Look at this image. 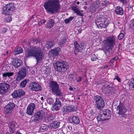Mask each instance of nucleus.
<instances>
[{
	"label": "nucleus",
	"instance_id": "obj_24",
	"mask_svg": "<svg viewBox=\"0 0 134 134\" xmlns=\"http://www.w3.org/2000/svg\"><path fill=\"white\" fill-rule=\"evenodd\" d=\"M104 106V100H102L96 103V107L97 108L99 109H101L103 108Z\"/></svg>",
	"mask_w": 134,
	"mask_h": 134
},
{
	"label": "nucleus",
	"instance_id": "obj_1",
	"mask_svg": "<svg viewBox=\"0 0 134 134\" xmlns=\"http://www.w3.org/2000/svg\"><path fill=\"white\" fill-rule=\"evenodd\" d=\"M44 6L46 12L49 14L57 13L60 9V5L58 0H48Z\"/></svg>",
	"mask_w": 134,
	"mask_h": 134
},
{
	"label": "nucleus",
	"instance_id": "obj_50",
	"mask_svg": "<svg viewBox=\"0 0 134 134\" xmlns=\"http://www.w3.org/2000/svg\"><path fill=\"white\" fill-rule=\"evenodd\" d=\"M36 69H34L32 71V74H34L36 73Z\"/></svg>",
	"mask_w": 134,
	"mask_h": 134
},
{
	"label": "nucleus",
	"instance_id": "obj_17",
	"mask_svg": "<svg viewBox=\"0 0 134 134\" xmlns=\"http://www.w3.org/2000/svg\"><path fill=\"white\" fill-rule=\"evenodd\" d=\"M22 64V61L20 60L17 59H14L12 63V64L16 68L21 66Z\"/></svg>",
	"mask_w": 134,
	"mask_h": 134
},
{
	"label": "nucleus",
	"instance_id": "obj_25",
	"mask_svg": "<svg viewBox=\"0 0 134 134\" xmlns=\"http://www.w3.org/2000/svg\"><path fill=\"white\" fill-rule=\"evenodd\" d=\"M70 120H72V122L75 124H77L79 123L80 120L78 116H74L72 117L71 118Z\"/></svg>",
	"mask_w": 134,
	"mask_h": 134
},
{
	"label": "nucleus",
	"instance_id": "obj_10",
	"mask_svg": "<svg viewBox=\"0 0 134 134\" xmlns=\"http://www.w3.org/2000/svg\"><path fill=\"white\" fill-rule=\"evenodd\" d=\"M10 88V85L6 83H0V94H3L7 92Z\"/></svg>",
	"mask_w": 134,
	"mask_h": 134
},
{
	"label": "nucleus",
	"instance_id": "obj_20",
	"mask_svg": "<svg viewBox=\"0 0 134 134\" xmlns=\"http://www.w3.org/2000/svg\"><path fill=\"white\" fill-rule=\"evenodd\" d=\"M100 2L99 1H93L92 3L91 8L94 10L97 9L100 5Z\"/></svg>",
	"mask_w": 134,
	"mask_h": 134
},
{
	"label": "nucleus",
	"instance_id": "obj_3",
	"mask_svg": "<svg viewBox=\"0 0 134 134\" xmlns=\"http://www.w3.org/2000/svg\"><path fill=\"white\" fill-rule=\"evenodd\" d=\"M104 43L107 44L103 49L104 52L107 57L110 56L112 54V49L114 45L115 38L113 36L107 37L104 41Z\"/></svg>",
	"mask_w": 134,
	"mask_h": 134
},
{
	"label": "nucleus",
	"instance_id": "obj_15",
	"mask_svg": "<svg viewBox=\"0 0 134 134\" xmlns=\"http://www.w3.org/2000/svg\"><path fill=\"white\" fill-rule=\"evenodd\" d=\"M74 44L75 47L74 53L75 55H77L79 52H81L82 49L83 48V46L81 44L79 45L76 41H75Z\"/></svg>",
	"mask_w": 134,
	"mask_h": 134
},
{
	"label": "nucleus",
	"instance_id": "obj_42",
	"mask_svg": "<svg viewBox=\"0 0 134 134\" xmlns=\"http://www.w3.org/2000/svg\"><path fill=\"white\" fill-rule=\"evenodd\" d=\"M130 27V28H133L134 27V19L131 21Z\"/></svg>",
	"mask_w": 134,
	"mask_h": 134
},
{
	"label": "nucleus",
	"instance_id": "obj_7",
	"mask_svg": "<svg viewBox=\"0 0 134 134\" xmlns=\"http://www.w3.org/2000/svg\"><path fill=\"white\" fill-rule=\"evenodd\" d=\"M111 112L109 110H104L100 113L97 119L98 120H104L109 119L111 116Z\"/></svg>",
	"mask_w": 134,
	"mask_h": 134
},
{
	"label": "nucleus",
	"instance_id": "obj_47",
	"mask_svg": "<svg viewBox=\"0 0 134 134\" xmlns=\"http://www.w3.org/2000/svg\"><path fill=\"white\" fill-rule=\"evenodd\" d=\"M54 119V116H53L52 115H51L49 116L48 118V120L49 121L51 120Z\"/></svg>",
	"mask_w": 134,
	"mask_h": 134
},
{
	"label": "nucleus",
	"instance_id": "obj_60",
	"mask_svg": "<svg viewBox=\"0 0 134 134\" xmlns=\"http://www.w3.org/2000/svg\"><path fill=\"white\" fill-rule=\"evenodd\" d=\"M71 97L72 98V99L74 98V95L73 94H71Z\"/></svg>",
	"mask_w": 134,
	"mask_h": 134
},
{
	"label": "nucleus",
	"instance_id": "obj_37",
	"mask_svg": "<svg viewBox=\"0 0 134 134\" xmlns=\"http://www.w3.org/2000/svg\"><path fill=\"white\" fill-rule=\"evenodd\" d=\"M18 91L20 97L24 95L25 94V92L22 89L19 90H18Z\"/></svg>",
	"mask_w": 134,
	"mask_h": 134
},
{
	"label": "nucleus",
	"instance_id": "obj_30",
	"mask_svg": "<svg viewBox=\"0 0 134 134\" xmlns=\"http://www.w3.org/2000/svg\"><path fill=\"white\" fill-rule=\"evenodd\" d=\"M54 44L53 42L50 41L47 42L45 46L47 49L50 48L53 46Z\"/></svg>",
	"mask_w": 134,
	"mask_h": 134
},
{
	"label": "nucleus",
	"instance_id": "obj_40",
	"mask_svg": "<svg viewBox=\"0 0 134 134\" xmlns=\"http://www.w3.org/2000/svg\"><path fill=\"white\" fill-rule=\"evenodd\" d=\"M54 104L57 105L59 104L60 106H61V103L59 99L58 98H56Z\"/></svg>",
	"mask_w": 134,
	"mask_h": 134
},
{
	"label": "nucleus",
	"instance_id": "obj_16",
	"mask_svg": "<svg viewBox=\"0 0 134 134\" xmlns=\"http://www.w3.org/2000/svg\"><path fill=\"white\" fill-rule=\"evenodd\" d=\"M77 109L76 107L72 106H64L63 109V111L64 113H68L69 112H72L74 111H76Z\"/></svg>",
	"mask_w": 134,
	"mask_h": 134
},
{
	"label": "nucleus",
	"instance_id": "obj_12",
	"mask_svg": "<svg viewBox=\"0 0 134 134\" xmlns=\"http://www.w3.org/2000/svg\"><path fill=\"white\" fill-rule=\"evenodd\" d=\"M14 107L15 105L13 103H9L5 106L4 108V113L5 114H10L12 113Z\"/></svg>",
	"mask_w": 134,
	"mask_h": 134
},
{
	"label": "nucleus",
	"instance_id": "obj_44",
	"mask_svg": "<svg viewBox=\"0 0 134 134\" xmlns=\"http://www.w3.org/2000/svg\"><path fill=\"white\" fill-rule=\"evenodd\" d=\"M12 20L11 16L10 15H9L8 17L6 19L5 21L7 22H10Z\"/></svg>",
	"mask_w": 134,
	"mask_h": 134
},
{
	"label": "nucleus",
	"instance_id": "obj_51",
	"mask_svg": "<svg viewBox=\"0 0 134 134\" xmlns=\"http://www.w3.org/2000/svg\"><path fill=\"white\" fill-rule=\"evenodd\" d=\"M46 22V20H41L40 21V22L41 23V24H42L43 23H44Z\"/></svg>",
	"mask_w": 134,
	"mask_h": 134
},
{
	"label": "nucleus",
	"instance_id": "obj_27",
	"mask_svg": "<svg viewBox=\"0 0 134 134\" xmlns=\"http://www.w3.org/2000/svg\"><path fill=\"white\" fill-rule=\"evenodd\" d=\"M23 51V48L19 47L15 49L14 52V54L15 55L18 54L22 53Z\"/></svg>",
	"mask_w": 134,
	"mask_h": 134
},
{
	"label": "nucleus",
	"instance_id": "obj_63",
	"mask_svg": "<svg viewBox=\"0 0 134 134\" xmlns=\"http://www.w3.org/2000/svg\"><path fill=\"white\" fill-rule=\"evenodd\" d=\"M39 25H40V24H41V23L40 22V21L39 23Z\"/></svg>",
	"mask_w": 134,
	"mask_h": 134
},
{
	"label": "nucleus",
	"instance_id": "obj_9",
	"mask_svg": "<svg viewBox=\"0 0 134 134\" xmlns=\"http://www.w3.org/2000/svg\"><path fill=\"white\" fill-rule=\"evenodd\" d=\"M116 113H118L120 115V117H125L126 115L125 113L127 111V109L125 108L123 104H120L116 108Z\"/></svg>",
	"mask_w": 134,
	"mask_h": 134
},
{
	"label": "nucleus",
	"instance_id": "obj_21",
	"mask_svg": "<svg viewBox=\"0 0 134 134\" xmlns=\"http://www.w3.org/2000/svg\"><path fill=\"white\" fill-rule=\"evenodd\" d=\"M115 12L118 15H122L124 14V11L122 8L120 7H116L115 9Z\"/></svg>",
	"mask_w": 134,
	"mask_h": 134
},
{
	"label": "nucleus",
	"instance_id": "obj_31",
	"mask_svg": "<svg viewBox=\"0 0 134 134\" xmlns=\"http://www.w3.org/2000/svg\"><path fill=\"white\" fill-rule=\"evenodd\" d=\"M94 99L96 104L100 101L101 102V101L103 100L102 97L98 96H95L94 98Z\"/></svg>",
	"mask_w": 134,
	"mask_h": 134
},
{
	"label": "nucleus",
	"instance_id": "obj_53",
	"mask_svg": "<svg viewBox=\"0 0 134 134\" xmlns=\"http://www.w3.org/2000/svg\"><path fill=\"white\" fill-rule=\"evenodd\" d=\"M115 61V60L112 58L110 61V62L111 63H113Z\"/></svg>",
	"mask_w": 134,
	"mask_h": 134
},
{
	"label": "nucleus",
	"instance_id": "obj_19",
	"mask_svg": "<svg viewBox=\"0 0 134 134\" xmlns=\"http://www.w3.org/2000/svg\"><path fill=\"white\" fill-rule=\"evenodd\" d=\"M16 125V123L15 122L13 121L9 123V128L10 132L13 133H15V126Z\"/></svg>",
	"mask_w": 134,
	"mask_h": 134
},
{
	"label": "nucleus",
	"instance_id": "obj_38",
	"mask_svg": "<svg viewBox=\"0 0 134 134\" xmlns=\"http://www.w3.org/2000/svg\"><path fill=\"white\" fill-rule=\"evenodd\" d=\"M74 18L73 16H71L68 19H66L64 20V22L66 24H68L69 23L70 21L72 20Z\"/></svg>",
	"mask_w": 134,
	"mask_h": 134
},
{
	"label": "nucleus",
	"instance_id": "obj_11",
	"mask_svg": "<svg viewBox=\"0 0 134 134\" xmlns=\"http://www.w3.org/2000/svg\"><path fill=\"white\" fill-rule=\"evenodd\" d=\"M29 88L32 91H40L42 90V88L37 83L34 82L31 83L29 85Z\"/></svg>",
	"mask_w": 134,
	"mask_h": 134
},
{
	"label": "nucleus",
	"instance_id": "obj_59",
	"mask_svg": "<svg viewBox=\"0 0 134 134\" xmlns=\"http://www.w3.org/2000/svg\"><path fill=\"white\" fill-rule=\"evenodd\" d=\"M15 134H22L21 133H20L19 132L17 131L16 132Z\"/></svg>",
	"mask_w": 134,
	"mask_h": 134
},
{
	"label": "nucleus",
	"instance_id": "obj_23",
	"mask_svg": "<svg viewBox=\"0 0 134 134\" xmlns=\"http://www.w3.org/2000/svg\"><path fill=\"white\" fill-rule=\"evenodd\" d=\"M72 9L73 10L75 13L77 14L78 15L81 16H83V14L81 13V12L78 6L76 5L72 7Z\"/></svg>",
	"mask_w": 134,
	"mask_h": 134
},
{
	"label": "nucleus",
	"instance_id": "obj_54",
	"mask_svg": "<svg viewBox=\"0 0 134 134\" xmlns=\"http://www.w3.org/2000/svg\"><path fill=\"white\" fill-rule=\"evenodd\" d=\"M118 59V57L117 56H115L114 58H113L114 60H115V61L116 60Z\"/></svg>",
	"mask_w": 134,
	"mask_h": 134
},
{
	"label": "nucleus",
	"instance_id": "obj_55",
	"mask_svg": "<svg viewBox=\"0 0 134 134\" xmlns=\"http://www.w3.org/2000/svg\"><path fill=\"white\" fill-rule=\"evenodd\" d=\"M120 24V23L119 22H118L117 23H116V24L117 25L118 27H119L120 26V25H119V24Z\"/></svg>",
	"mask_w": 134,
	"mask_h": 134
},
{
	"label": "nucleus",
	"instance_id": "obj_13",
	"mask_svg": "<svg viewBox=\"0 0 134 134\" xmlns=\"http://www.w3.org/2000/svg\"><path fill=\"white\" fill-rule=\"evenodd\" d=\"M26 69L25 68H23L20 70L18 72L16 80V81H19L21 80L26 76Z\"/></svg>",
	"mask_w": 134,
	"mask_h": 134
},
{
	"label": "nucleus",
	"instance_id": "obj_18",
	"mask_svg": "<svg viewBox=\"0 0 134 134\" xmlns=\"http://www.w3.org/2000/svg\"><path fill=\"white\" fill-rule=\"evenodd\" d=\"M44 113L42 111L37 112L35 116V119L37 120H41L44 118Z\"/></svg>",
	"mask_w": 134,
	"mask_h": 134
},
{
	"label": "nucleus",
	"instance_id": "obj_64",
	"mask_svg": "<svg viewBox=\"0 0 134 134\" xmlns=\"http://www.w3.org/2000/svg\"><path fill=\"white\" fill-rule=\"evenodd\" d=\"M8 51H7V52H6V54H7L8 53Z\"/></svg>",
	"mask_w": 134,
	"mask_h": 134
},
{
	"label": "nucleus",
	"instance_id": "obj_61",
	"mask_svg": "<svg viewBox=\"0 0 134 134\" xmlns=\"http://www.w3.org/2000/svg\"><path fill=\"white\" fill-rule=\"evenodd\" d=\"M41 99L42 100H43L44 99H43V97H42L41 98Z\"/></svg>",
	"mask_w": 134,
	"mask_h": 134
},
{
	"label": "nucleus",
	"instance_id": "obj_35",
	"mask_svg": "<svg viewBox=\"0 0 134 134\" xmlns=\"http://www.w3.org/2000/svg\"><path fill=\"white\" fill-rule=\"evenodd\" d=\"M105 90L107 93H110L113 92V88L107 86V87L105 88Z\"/></svg>",
	"mask_w": 134,
	"mask_h": 134
},
{
	"label": "nucleus",
	"instance_id": "obj_41",
	"mask_svg": "<svg viewBox=\"0 0 134 134\" xmlns=\"http://www.w3.org/2000/svg\"><path fill=\"white\" fill-rule=\"evenodd\" d=\"M91 59L92 61H94L96 60L97 59H98L97 58L96 55L94 54H93L92 55Z\"/></svg>",
	"mask_w": 134,
	"mask_h": 134
},
{
	"label": "nucleus",
	"instance_id": "obj_14",
	"mask_svg": "<svg viewBox=\"0 0 134 134\" xmlns=\"http://www.w3.org/2000/svg\"><path fill=\"white\" fill-rule=\"evenodd\" d=\"M35 105L34 103H31L29 104L27 106L26 113L29 115H32L34 114V110Z\"/></svg>",
	"mask_w": 134,
	"mask_h": 134
},
{
	"label": "nucleus",
	"instance_id": "obj_2",
	"mask_svg": "<svg viewBox=\"0 0 134 134\" xmlns=\"http://www.w3.org/2000/svg\"><path fill=\"white\" fill-rule=\"evenodd\" d=\"M26 54V58L30 56L35 57L37 63L42 60L44 58L42 50L38 47H33L30 49H29Z\"/></svg>",
	"mask_w": 134,
	"mask_h": 134
},
{
	"label": "nucleus",
	"instance_id": "obj_34",
	"mask_svg": "<svg viewBox=\"0 0 134 134\" xmlns=\"http://www.w3.org/2000/svg\"><path fill=\"white\" fill-rule=\"evenodd\" d=\"M130 89L134 90V79L132 80L129 85Z\"/></svg>",
	"mask_w": 134,
	"mask_h": 134
},
{
	"label": "nucleus",
	"instance_id": "obj_52",
	"mask_svg": "<svg viewBox=\"0 0 134 134\" xmlns=\"http://www.w3.org/2000/svg\"><path fill=\"white\" fill-rule=\"evenodd\" d=\"M81 80V77H80L77 80V81L78 82L80 81Z\"/></svg>",
	"mask_w": 134,
	"mask_h": 134
},
{
	"label": "nucleus",
	"instance_id": "obj_22",
	"mask_svg": "<svg viewBox=\"0 0 134 134\" xmlns=\"http://www.w3.org/2000/svg\"><path fill=\"white\" fill-rule=\"evenodd\" d=\"M60 124L59 122L55 121L50 124L49 127L52 129H56L59 127Z\"/></svg>",
	"mask_w": 134,
	"mask_h": 134
},
{
	"label": "nucleus",
	"instance_id": "obj_8",
	"mask_svg": "<svg viewBox=\"0 0 134 134\" xmlns=\"http://www.w3.org/2000/svg\"><path fill=\"white\" fill-rule=\"evenodd\" d=\"M14 9V4L13 3H10L5 5L4 7L3 13L5 15H10Z\"/></svg>",
	"mask_w": 134,
	"mask_h": 134
},
{
	"label": "nucleus",
	"instance_id": "obj_56",
	"mask_svg": "<svg viewBox=\"0 0 134 134\" xmlns=\"http://www.w3.org/2000/svg\"><path fill=\"white\" fill-rule=\"evenodd\" d=\"M68 128L69 130H71L72 129V127L70 126L69 125Z\"/></svg>",
	"mask_w": 134,
	"mask_h": 134
},
{
	"label": "nucleus",
	"instance_id": "obj_48",
	"mask_svg": "<svg viewBox=\"0 0 134 134\" xmlns=\"http://www.w3.org/2000/svg\"><path fill=\"white\" fill-rule=\"evenodd\" d=\"M7 30V29L3 28L2 29V31L3 33H4Z\"/></svg>",
	"mask_w": 134,
	"mask_h": 134
},
{
	"label": "nucleus",
	"instance_id": "obj_46",
	"mask_svg": "<svg viewBox=\"0 0 134 134\" xmlns=\"http://www.w3.org/2000/svg\"><path fill=\"white\" fill-rule=\"evenodd\" d=\"M108 3V2L107 1H102L101 5L103 6L106 5Z\"/></svg>",
	"mask_w": 134,
	"mask_h": 134
},
{
	"label": "nucleus",
	"instance_id": "obj_43",
	"mask_svg": "<svg viewBox=\"0 0 134 134\" xmlns=\"http://www.w3.org/2000/svg\"><path fill=\"white\" fill-rule=\"evenodd\" d=\"M124 34L122 33H120L119 35L118 38L119 40H121L124 37Z\"/></svg>",
	"mask_w": 134,
	"mask_h": 134
},
{
	"label": "nucleus",
	"instance_id": "obj_32",
	"mask_svg": "<svg viewBox=\"0 0 134 134\" xmlns=\"http://www.w3.org/2000/svg\"><path fill=\"white\" fill-rule=\"evenodd\" d=\"M28 81L29 80L27 79L24 80L20 83V86L22 88L24 87Z\"/></svg>",
	"mask_w": 134,
	"mask_h": 134
},
{
	"label": "nucleus",
	"instance_id": "obj_29",
	"mask_svg": "<svg viewBox=\"0 0 134 134\" xmlns=\"http://www.w3.org/2000/svg\"><path fill=\"white\" fill-rule=\"evenodd\" d=\"M13 75V72H7L3 74L2 75L3 77L5 79L7 78H9L10 76H11Z\"/></svg>",
	"mask_w": 134,
	"mask_h": 134
},
{
	"label": "nucleus",
	"instance_id": "obj_39",
	"mask_svg": "<svg viewBox=\"0 0 134 134\" xmlns=\"http://www.w3.org/2000/svg\"><path fill=\"white\" fill-rule=\"evenodd\" d=\"M61 106L59 104L58 105L54 104L53 106V109L54 110H58L59 108Z\"/></svg>",
	"mask_w": 134,
	"mask_h": 134
},
{
	"label": "nucleus",
	"instance_id": "obj_5",
	"mask_svg": "<svg viewBox=\"0 0 134 134\" xmlns=\"http://www.w3.org/2000/svg\"><path fill=\"white\" fill-rule=\"evenodd\" d=\"M50 89L53 93L59 96H62V93L59 89V86L57 83L54 81H52L49 83Z\"/></svg>",
	"mask_w": 134,
	"mask_h": 134
},
{
	"label": "nucleus",
	"instance_id": "obj_36",
	"mask_svg": "<svg viewBox=\"0 0 134 134\" xmlns=\"http://www.w3.org/2000/svg\"><path fill=\"white\" fill-rule=\"evenodd\" d=\"M47 125L45 124H42L40 128V130L41 131H44L47 130Z\"/></svg>",
	"mask_w": 134,
	"mask_h": 134
},
{
	"label": "nucleus",
	"instance_id": "obj_28",
	"mask_svg": "<svg viewBox=\"0 0 134 134\" xmlns=\"http://www.w3.org/2000/svg\"><path fill=\"white\" fill-rule=\"evenodd\" d=\"M54 24V21L52 19H51L50 20H49L48 22L47 25V27L49 28H51L53 27Z\"/></svg>",
	"mask_w": 134,
	"mask_h": 134
},
{
	"label": "nucleus",
	"instance_id": "obj_62",
	"mask_svg": "<svg viewBox=\"0 0 134 134\" xmlns=\"http://www.w3.org/2000/svg\"><path fill=\"white\" fill-rule=\"evenodd\" d=\"M79 3H80V2H77V4H79Z\"/></svg>",
	"mask_w": 134,
	"mask_h": 134
},
{
	"label": "nucleus",
	"instance_id": "obj_57",
	"mask_svg": "<svg viewBox=\"0 0 134 134\" xmlns=\"http://www.w3.org/2000/svg\"><path fill=\"white\" fill-rule=\"evenodd\" d=\"M108 65H105L104 66V68H108Z\"/></svg>",
	"mask_w": 134,
	"mask_h": 134
},
{
	"label": "nucleus",
	"instance_id": "obj_26",
	"mask_svg": "<svg viewBox=\"0 0 134 134\" xmlns=\"http://www.w3.org/2000/svg\"><path fill=\"white\" fill-rule=\"evenodd\" d=\"M60 49L59 48H57L51 51L50 52V53L54 55H56L60 52Z\"/></svg>",
	"mask_w": 134,
	"mask_h": 134
},
{
	"label": "nucleus",
	"instance_id": "obj_33",
	"mask_svg": "<svg viewBox=\"0 0 134 134\" xmlns=\"http://www.w3.org/2000/svg\"><path fill=\"white\" fill-rule=\"evenodd\" d=\"M18 90L14 91L12 94V96L14 98L19 97H20Z\"/></svg>",
	"mask_w": 134,
	"mask_h": 134
},
{
	"label": "nucleus",
	"instance_id": "obj_45",
	"mask_svg": "<svg viewBox=\"0 0 134 134\" xmlns=\"http://www.w3.org/2000/svg\"><path fill=\"white\" fill-rule=\"evenodd\" d=\"M54 100L51 98H49L47 100V102L50 104L53 102Z\"/></svg>",
	"mask_w": 134,
	"mask_h": 134
},
{
	"label": "nucleus",
	"instance_id": "obj_58",
	"mask_svg": "<svg viewBox=\"0 0 134 134\" xmlns=\"http://www.w3.org/2000/svg\"><path fill=\"white\" fill-rule=\"evenodd\" d=\"M69 89L70 91H72L73 90V88L72 87H70L69 88Z\"/></svg>",
	"mask_w": 134,
	"mask_h": 134
},
{
	"label": "nucleus",
	"instance_id": "obj_49",
	"mask_svg": "<svg viewBox=\"0 0 134 134\" xmlns=\"http://www.w3.org/2000/svg\"><path fill=\"white\" fill-rule=\"evenodd\" d=\"M116 79L119 82L120 81V79L118 76H116L114 79Z\"/></svg>",
	"mask_w": 134,
	"mask_h": 134
},
{
	"label": "nucleus",
	"instance_id": "obj_6",
	"mask_svg": "<svg viewBox=\"0 0 134 134\" xmlns=\"http://www.w3.org/2000/svg\"><path fill=\"white\" fill-rule=\"evenodd\" d=\"M95 23L98 27L99 26L104 28L106 27L109 24L108 20L103 17L97 18L96 20Z\"/></svg>",
	"mask_w": 134,
	"mask_h": 134
},
{
	"label": "nucleus",
	"instance_id": "obj_4",
	"mask_svg": "<svg viewBox=\"0 0 134 134\" xmlns=\"http://www.w3.org/2000/svg\"><path fill=\"white\" fill-rule=\"evenodd\" d=\"M54 66L56 71L59 72H64L68 68L69 64L66 62L60 61L54 63Z\"/></svg>",
	"mask_w": 134,
	"mask_h": 134
}]
</instances>
